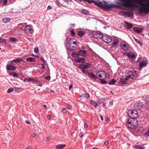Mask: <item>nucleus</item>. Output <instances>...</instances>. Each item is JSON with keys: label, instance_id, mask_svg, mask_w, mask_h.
<instances>
[{"label": "nucleus", "instance_id": "nucleus-35", "mask_svg": "<svg viewBox=\"0 0 149 149\" xmlns=\"http://www.w3.org/2000/svg\"><path fill=\"white\" fill-rule=\"evenodd\" d=\"M2 20L3 22L6 23L9 21V18H4Z\"/></svg>", "mask_w": 149, "mask_h": 149}, {"label": "nucleus", "instance_id": "nucleus-59", "mask_svg": "<svg viewBox=\"0 0 149 149\" xmlns=\"http://www.w3.org/2000/svg\"><path fill=\"white\" fill-rule=\"evenodd\" d=\"M72 108V106L71 105H68V106H67V108L70 109Z\"/></svg>", "mask_w": 149, "mask_h": 149}, {"label": "nucleus", "instance_id": "nucleus-27", "mask_svg": "<svg viewBox=\"0 0 149 149\" xmlns=\"http://www.w3.org/2000/svg\"><path fill=\"white\" fill-rule=\"evenodd\" d=\"M145 103L149 107V95H147L145 98Z\"/></svg>", "mask_w": 149, "mask_h": 149}, {"label": "nucleus", "instance_id": "nucleus-10", "mask_svg": "<svg viewBox=\"0 0 149 149\" xmlns=\"http://www.w3.org/2000/svg\"><path fill=\"white\" fill-rule=\"evenodd\" d=\"M96 75L100 78H101L104 75L105 77H106L107 75V73L104 71L101 70L97 72Z\"/></svg>", "mask_w": 149, "mask_h": 149}, {"label": "nucleus", "instance_id": "nucleus-28", "mask_svg": "<svg viewBox=\"0 0 149 149\" xmlns=\"http://www.w3.org/2000/svg\"><path fill=\"white\" fill-rule=\"evenodd\" d=\"M116 82V81L114 79H112L109 83V84L110 85H113Z\"/></svg>", "mask_w": 149, "mask_h": 149}, {"label": "nucleus", "instance_id": "nucleus-2", "mask_svg": "<svg viewBox=\"0 0 149 149\" xmlns=\"http://www.w3.org/2000/svg\"><path fill=\"white\" fill-rule=\"evenodd\" d=\"M127 114L130 117L127 121L128 127L132 129L136 128L138 126L136 118L139 116L138 112L136 110L131 109L128 111Z\"/></svg>", "mask_w": 149, "mask_h": 149}, {"label": "nucleus", "instance_id": "nucleus-53", "mask_svg": "<svg viewBox=\"0 0 149 149\" xmlns=\"http://www.w3.org/2000/svg\"><path fill=\"white\" fill-rule=\"evenodd\" d=\"M109 143V142L107 141H105L104 143V144L106 145H108Z\"/></svg>", "mask_w": 149, "mask_h": 149}, {"label": "nucleus", "instance_id": "nucleus-36", "mask_svg": "<svg viewBox=\"0 0 149 149\" xmlns=\"http://www.w3.org/2000/svg\"><path fill=\"white\" fill-rule=\"evenodd\" d=\"M55 3L56 4V5L58 6L60 8L61 7V6L60 5H62L63 6V5H62L60 3H59V1L58 0H56L55 1Z\"/></svg>", "mask_w": 149, "mask_h": 149}, {"label": "nucleus", "instance_id": "nucleus-18", "mask_svg": "<svg viewBox=\"0 0 149 149\" xmlns=\"http://www.w3.org/2000/svg\"><path fill=\"white\" fill-rule=\"evenodd\" d=\"M36 60V58L34 57H29L26 59V61L29 62H32L35 61Z\"/></svg>", "mask_w": 149, "mask_h": 149}, {"label": "nucleus", "instance_id": "nucleus-31", "mask_svg": "<svg viewBox=\"0 0 149 149\" xmlns=\"http://www.w3.org/2000/svg\"><path fill=\"white\" fill-rule=\"evenodd\" d=\"M134 39L136 42L140 45L141 46L142 45V43L140 40H138L135 37H134Z\"/></svg>", "mask_w": 149, "mask_h": 149}, {"label": "nucleus", "instance_id": "nucleus-19", "mask_svg": "<svg viewBox=\"0 0 149 149\" xmlns=\"http://www.w3.org/2000/svg\"><path fill=\"white\" fill-rule=\"evenodd\" d=\"M119 43L118 40H116L115 41H113L112 43L111 44V45L112 47H117L118 46V44Z\"/></svg>", "mask_w": 149, "mask_h": 149}, {"label": "nucleus", "instance_id": "nucleus-40", "mask_svg": "<svg viewBox=\"0 0 149 149\" xmlns=\"http://www.w3.org/2000/svg\"><path fill=\"white\" fill-rule=\"evenodd\" d=\"M84 97L86 98V99H87L89 98L90 97V95L89 93H86L84 94Z\"/></svg>", "mask_w": 149, "mask_h": 149}, {"label": "nucleus", "instance_id": "nucleus-47", "mask_svg": "<svg viewBox=\"0 0 149 149\" xmlns=\"http://www.w3.org/2000/svg\"><path fill=\"white\" fill-rule=\"evenodd\" d=\"M97 102L94 101L93 100H91L90 101V104L92 105H94V104H95Z\"/></svg>", "mask_w": 149, "mask_h": 149}, {"label": "nucleus", "instance_id": "nucleus-13", "mask_svg": "<svg viewBox=\"0 0 149 149\" xmlns=\"http://www.w3.org/2000/svg\"><path fill=\"white\" fill-rule=\"evenodd\" d=\"M23 61V59L22 57H18L17 58L13 59L11 61V63L14 65V64L12 62H13L15 63H17L22 62Z\"/></svg>", "mask_w": 149, "mask_h": 149}, {"label": "nucleus", "instance_id": "nucleus-7", "mask_svg": "<svg viewBox=\"0 0 149 149\" xmlns=\"http://www.w3.org/2000/svg\"><path fill=\"white\" fill-rule=\"evenodd\" d=\"M24 31L27 33H32L33 32L32 26L29 25L26 26L24 29Z\"/></svg>", "mask_w": 149, "mask_h": 149}, {"label": "nucleus", "instance_id": "nucleus-1", "mask_svg": "<svg viewBox=\"0 0 149 149\" xmlns=\"http://www.w3.org/2000/svg\"><path fill=\"white\" fill-rule=\"evenodd\" d=\"M75 62L81 63L78 65L75 63H74L73 64L78 67L80 69L82 72L84 74H88V77L91 78L93 79L94 80L98 78L97 76L95 75L92 72H88V70L87 69L90 68L91 66V64L89 63L85 62V58L83 57H79V56L74 59Z\"/></svg>", "mask_w": 149, "mask_h": 149}, {"label": "nucleus", "instance_id": "nucleus-8", "mask_svg": "<svg viewBox=\"0 0 149 149\" xmlns=\"http://www.w3.org/2000/svg\"><path fill=\"white\" fill-rule=\"evenodd\" d=\"M148 64V63L146 60H143L139 62V69L141 70L143 67H146Z\"/></svg>", "mask_w": 149, "mask_h": 149}, {"label": "nucleus", "instance_id": "nucleus-45", "mask_svg": "<svg viewBox=\"0 0 149 149\" xmlns=\"http://www.w3.org/2000/svg\"><path fill=\"white\" fill-rule=\"evenodd\" d=\"M95 33H96L95 31H94L92 32L91 33V34L93 37L95 38Z\"/></svg>", "mask_w": 149, "mask_h": 149}, {"label": "nucleus", "instance_id": "nucleus-60", "mask_svg": "<svg viewBox=\"0 0 149 149\" xmlns=\"http://www.w3.org/2000/svg\"><path fill=\"white\" fill-rule=\"evenodd\" d=\"M145 135L149 136V133H145L143 134V135L144 136H145Z\"/></svg>", "mask_w": 149, "mask_h": 149}, {"label": "nucleus", "instance_id": "nucleus-11", "mask_svg": "<svg viewBox=\"0 0 149 149\" xmlns=\"http://www.w3.org/2000/svg\"><path fill=\"white\" fill-rule=\"evenodd\" d=\"M130 47V45L128 43H124L123 45L121 46V48L123 50L127 51L128 49Z\"/></svg>", "mask_w": 149, "mask_h": 149}, {"label": "nucleus", "instance_id": "nucleus-3", "mask_svg": "<svg viewBox=\"0 0 149 149\" xmlns=\"http://www.w3.org/2000/svg\"><path fill=\"white\" fill-rule=\"evenodd\" d=\"M132 0H131L130 1L128 2L127 4V5L130 6V10L129 11H133L134 10V8L132 7V6L129 4V3ZM135 1L134 4L133 6L136 8H139L138 10L141 13H142L144 12L146 13L147 14L149 13V7L148 5L145 4L144 2L146 1V0H134Z\"/></svg>", "mask_w": 149, "mask_h": 149}, {"label": "nucleus", "instance_id": "nucleus-12", "mask_svg": "<svg viewBox=\"0 0 149 149\" xmlns=\"http://www.w3.org/2000/svg\"><path fill=\"white\" fill-rule=\"evenodd\" d=\"M126 56L131 59H133L136 58V56L131 52H129L127 53Z\"/></svg>", "mask_w": 149, "mask_h": 149}, {"label": "nucleus", "instance_id": "nucleus-32", "mask_svg": "<svg viewBox=\"0 0 149 149\" xmlns=\"http://www.w3.org/2000/svg\"><path fill=\"white\" fill-rule=\"evenodd\" d=\"M133 147L136 149L138 148V149H144L143 147L142 146H140V145L134 146H133Z\"/></svg>", "mask_w": 149, "mask_h": 149}, {"label": "nucleus", "instance_id": "nucleus-9", "mask_svg": "<svg viewBox=\"0 0 149 149\" xmlns=\"http://www.w3.org/2000/svg\"><path fill=\"white\" fill-rule=\"evenodd\" d=\"M78 54L79 56L86 57L87 55V51L85 50H80L78 51Z\"/></svg>", "mask_w": 149, "mask_h": 149}, {"label": "nucleus", "instance_id": "nucleus-29", "mask_svg": "<svg viewBox=\"0 0 149 149\" xmlns=\"http://www.w3.org/2000/svg\"><path fill=\"white\" fill-rule=\"evenodd\" d=\"M99 79V80H100V82L102 84H106L107 83V81L104 80V79H100L98 77L96 79Z\"/></svg>", "mask_w": 149, "mask_h": 149}, {"label": "nucleus", "instance_id": "nucleus-41", "mask_svg": "<svg viewBox=\"0 0 149 149\" xmlns=\"http://www.w3.org/2000/svg\"><path fill=\"white\" fill-rule=\"evenodd\" d=\"M34 52L36 54H38V52H39L38 47H35L34 49Z\"/></svg>", "mask_w": 149, "mask_h": 149}, {"label": "nucleus", "instance_id": "nucleus-25", "mask_svg": "<svg viewBox=\"0 0 149 149\" xmlns=\"http://www.w3.org/2000/svg\"><path fill=\"white\" fill-rule=\"evenodd\" d=\"M32 78H31L27 77L23 79V81L24 82H32Z\"/></svg>", "mask_w": 149, "mask_h": 149}, {"label": "nucleus", "instance_id": "nucleus-52", "mask_svg": "<svg viewBox=\"0 0 149 149\" xmlns=\"http://www.w3.org/2000/svg\"><path fill=\"white\" fill-rule=\"evenodd\" d=\"M15 88H10V93L12 92L13 91L15 90Z\"/></svg>", "mask_w": 149, "mask_h": 149}, {"label": "nucleus", "instance_id": "nucleus-46", "mask_svg": "<svg viewBox=\"0 0 149 149\" xmlns=\"http://www.w3.org/2000/svg\"><path fill=\"white\" fill-rule=\"evenodd\" d=\"M3 4L4 5H6L8 2L7 0H3Z\"/></svg>", "mask_w": 149, "mask_h": 149}, {"label": "nucleus", "instance_id": "nucleus-61", "mask_svg": "<svg viewBox=\"0 0 149 149\" xmlns=\"http://www.w3.org/2000/svg\"><path fill=\"white\" fill-rule=\"evenodd\" d=\"M26 123L28 124H30V122L29 120H26Z\"/></svg>", "mask_w": 149, "mask_h": 149}, {"label": "nucleus", "instance_id": "nucleus-58", "mask_svg": "<svg viewBox=\"0 0 149 149\" xmlns=\"http://www.w3.org/2000/svg\"><path fill=\"white\" fill-rule=\"evenodd\" d=\"M37 134H36L35 133H33L32 135H31V136H32L33 137H35L36 136V135Z\"/></svg>", "mask_w": 149, "mask_h": 149}, {"label": "nucleus", "instance_id": "nucleus-16", "mask_svg": "<svg viewBox=\"0 0 149 149\" xmlns=\"http://www.w3.org/2000/svg\"><path fill=\"white\" fill-rule=\"evenodd\" d=\"M102 37H103V34L101 32L99 33H96L95 38L102 39Z\"/></svg>", "mask_w": 149, "mask_h": 149}, {"label": "nucleus", "instance_id": "nucleus-33", "mask_svg": "<svg viewBox=\"0 0 149 149\" xmlns=\"http://www.w3.org/2000/svg\"><path fill=\"white\" fill-rule=\"evenodd\" d=\"M15 91L16 92H19L22 91L23 89L20 88H15Z\"/></svg>", "mask_w": 149, "mask_h": 149}, {"label": "nucleus", "instance_id": "nucleus-50", "mask_svg": "<svg viewBox=\"0 0 149 149\" xmlns=\"http://www.w3.org/2000/svg\"><path fill=\"white\" fill-rule=\"evenodd\" d=\"M94 107L96 108L97 106H100V104H99L97 102L95 104H94Z\"/></svg>", "mask_w": 149, "mask_h": 149}, {"label": "nucleus", "instance_id": "nucleus-37", "mask_svg": "<svg viewBox=\"0 0 149 149\" xmlns=\"http://www.w3.org/2000/svg\"><path fill=\"white\" fill-rule=\"evenodd\" d=\"M79 1L81 2L82 1H83L84 2H85V1H87L88 3H91V2L93 3V2L92 1H94V0H79Z\"/></svg>", "mask_w": 149, "mask_h": 149}, {"label": "nucleus", "instance_id": "nucleus-17", "mask_svg": "<svg viewBox=\"0 0 149 149\" xmlns=\"http://www.w3.org/2000/svg\"><path fill=\"white\" fill-rule=\"evenodd\" d=\"M133 29L135 32L138 33H140L142 30L141 28L136 27H133Z\"/></svg>", "mask_w": 149, "mask_h": 149}, {"label": "nucleus", "instance_id": "nucleus-23", "mask_svg": "<svg viewBox=\"0 0 149 149\" xmlns=\"http://www.w3.org/2000/svg\"><path fill=\"white\" fill-rule=\"evenodd\" d=\"M10 75H12L13 77L17 78H18L19 77L17 73L13 71L10 72Z\"/></svg>", "mask_w": 149, "mask_h": 149}, {"label": "nucleus", "instance_id": "nucleus-55", "mask_svg": "<svg viewBox=\"0 0 149 149\" xmlns=\"http://www.w3.org/2000/svg\"><path fill=\"white\" fill-rule=\"evenodd\" d=\"M79 136L81 138H82L83 136V134L82 132H81L80 133Z\"/></svg>", "mask_w": 149, "mask_h": 149}, {"label": "nucleus", "instance_id": "nucleus-20", "mask_svg": "<svg viewBox=\"0 0 149 149\" xmlns=\"http://www.w3.org/2000/svg\"><path fill=\"white\" fill-rule=\"evenodd\" d=\"M86 32L85 31H83L81 30H79L78 33L77 35L80 37H82L85 34Z\"/></svg>", "mask_w": 149, "mask_h": 149}, {"label": "nucleus", "instance_id": "nucleus-6", "mask_svg": "<svg viewBox=\"0 0 149 149\" xmlns=\"http://www.w3.org/2000/svg\"><path fill=\"white\" fill-rule=\"evenodd\" d=\"M69 40L67 41V43L68 44L69 47L75 49L77 47V44H76V42L73 41L71 38H68Z\"/></svg>", "mask_w": 149, "mask_h": 149}, {"label": "nucleus", "instance_id": "nucleus-48", "mask_svg": "<svg viewBox=\"0 0 149 149\" xmlns=\"http://www.w3.org/2000/svg\"><path fill=\"white\" fill-rule=\"evenodd\" d=\"M50 78H51L50 76L49 75V76H47L45 78V79H46L48 80V81H49L50 80Z\"/></svg>", "mask_w": 149, "mask_h": 149}, {"label": "nucleus", "instance_id": "nucleus-39", "mask_svg": "<svg viewBox=\"0 0 149 149\" xmlns=\"http://www.w3.org/2000/svg\"><path fill=\"white\" fill-rule=\"evenodd\" d=\"M6 39H2L1 38H0V44L1 43H5L6 42Z\"/></svg>", "mask_w": 149, "mask_h": 149}, {"label": "nucleus", "instance_id": "nucleus-26", "mask_svg": "<svg viewBox=\"0 0 149 149\" xmlns=\"http://www.w3.org/2000/svg\"><path fill=\"white\" fill-rule=\"evenodd\" d=\"M81 13L85 15H89L90 13L89 12L88 10L84 9L82 10Z\"/></svg>", "mask_w": 149, "mask_h": 149}, {"label": "nucleus", "instance_id": "nucleus-34", "mask_svg": "<svg viewBox=\"0 0 149 149\" xmlns=\"http://www.w3.org/2000/svg\"><path fill=\"white\" fill-rule=\"evenodd\" d=\"M32 82L33 83L36 84L37 83L40 82V81L36 79H34L32 78Z\"/></svg>", "mask_w": 149, "mask_h": 149}, {"label": "nucleus", "instance_id": "nucleus-42", "mask_svg": "<svg viewBox=\"0 0 149 149\" xmlns=\"http://www.w3.org/2000/svg\"><path fill=\"white\" fill-rule=\"evenodd\" d=\"M70 32L72 36H74L75 34V33L73 31V29L71 30L70 31Z\"/></svg>", "mask_w": 149, "mask_h": 149}, {"label": "nucleus", "instance_id": "nucleus-22", "mask_svg": "<svg viewBox=\"0 0 149 149\" xmlns=\"http://www.w3.org/2000/svg\"><path fill=\"white\" fill-rule=\"evenodd\" d=\"M65 144H59L57 145L55 148L56 149H63L66 146Z\"/></svg>", "mask_w": 149, "mask_h": 149}, {"label": "nucleus", "instance_id": "nucleus-21", "mask_svg": "<svg viewBox=\"0 0 149 149\" xmlns=\"http://www.w3.org/2000/svg\"><path fill=\"white\" fill-rule=\"evenodd\" d=\"M78 52H73L71 54V55L72 57L74 58H75L78 57L79 56V55L78 54Z\"/></svg>", "mask_w": 149, "mask_h": 149}, {"label": "nucleus", "instance_id": "nucleus-43", "mask_svg": "<svg viewBox=\"0 0 149 149\" xmlns=\"http://www.w3.org/2000/svg\"><path fill=\"white\" fill-rule=\"evenodd\" d=\"M97 103L99 104H100L103 103V101L102 100V99H98V101L97 102Z\"/></svg>", "mask_w": 149, "mask_h": 149}, {"label": "nucleus", "instance_id": "nucleus-64", "mask_svg": "<svg viewBox=\"0 0 149 149\" xmlns=\"http://www.w3.org/2000/svg\"><path fill=\"white\" fill-rule=\"evenodd\" d=\"M31 146H29L27 148H25V149H31Z\"/></svg>", "mask_w": 149, "mask_h": 149}, {"label": "nucleus", "instance_id": "nucleus-51", "mask_svg": "<svg viewBox=\"0 0 149 149\" xmlns=\"http://www.w3.org/2000/svg\"><path fill=\"white\" fill-rule=\"evenodd\" d=\"M71 38L73 41H75V42H76V44L77 45V41L76 39H75V38Z\"/></svg>", "mask_w": 149, "mask_h": 149}, {"label": "nucleus", "instance_id": "nucleus-30", "mask_svg": "<svg viewBox=\"0 0 149 149\" xmlns=\"http://www.w3.org/2000/svg\"><path fill=\"white\" fill-rule=\"evenodd\" d=\"M119 82H121V84L123 85L129 84L128 82L127 83L124 80H123L122 79H120V81Z\"/></svg>", "mask_w": 149, "mask_h": 149}, {"label": "nucleus", "instance_id": "nucleus-4", "mask_svg": "<svg viewBox=\"0 0 149 149\" xmlns=\"http://www.w3.org/2000/svg\"><path fill=\"white\" fill-rule=\"evenodd\" d=\"M136 71L135 70L129 71L126 73L125 76H123L120 79L123 80H124L126 81L131 79V80H130V82H128V83L129 84L132 83L134 82V81L133 80L134 78V76H137V75H136Z\"/></svg>", "mask_w": 149, "mask_h": 149}, {"label": "nucleus", "instance_id": "nucleus-63", "mask_svg": "<svg viewBox=\"0 0 149 149\" xmlns=\"http://www.w3.org/2000/svg\"><path fill=\"white\" fill-rule=\"evenodd\" d=\"M73 85L72 84H71L70 86L69 87V90H70L72 88Z\"/></svg>", "mask_w": 149, "mask_h": 149}, {"label": "nucleus", "instance_id": "nucleus-5", "mask_svg": "<svg viewBox=\"0 0 149 149\" xmlns=\"http://www.w3.org/2000/svg\"><path fill=\"white\" fill-rule=\"evenodd\" d=\"M102 39L103 41L106 43H110L112 40L111 36L107 35H103Z\"/></svg>", "mask_w": 149, "mask_h": 149}, {"label": "nucleus", "instance_id": "nucleus-44", "mask_svg": "<svg viewBox=\"0 0 149 149\" xmlns=\"http://www.w3.org/2000/svg\"><path fill=\"white\" fill-rule=\"evenodd\" d=\"M41 60L42 61L43 63H46V61L44 59L43 57L41 56L40 58Z\"/></svg>", "mask_w": 149, "mask_h": 149}, {"label": "nucleus", "instance_id": "nucleus-62", "mask_svg": "<svg viewBox=\"0 0 149 149\" xmlns=\"http://www.w3.org/2000/svg\"><path fill=\"white\" fill-rule=\"evenodd\" d=\"M52 9V7L51 6H48L47 8V10H49Z\"/></svg>", "mask_w": 149, "mask_h": 149}, {"label": "nucleus", "instance_id": "nucleus-56", "mask_svg": "<svg viewBox=\"0 0 149 149\" xmlns=\"http://www.w3.org/2000/svg\"><path fill=\"white\" fill-rule=\"evenodd\" d=\"M141 58L140 57H139L138 58L137 60L136 61V62L137 63L139 62H140L141 61Z\"/></svg>", "mask_w": 149, "mask_h": 149}, {"label": "nucleus", "instance_id": "nucleus-57", "mask_svg": "<svg viewBox=\"0 0 149 149\" xmlns=\"http://www.w3.org/2000/svg\"><path fill=\"white\" fill-rule=\"evenodd\" d=\"M62 111L63 113H65L66 112V109L65 108L63 109Z\"/></svg>", "mask_w": 149, "mask_h": 149}, {"label": "nucleus", "instance_id": "nucleus-14", "mask_svg": "<svg viewBox=\"0 0 149 149\" xmlns=\"http://www.w3.org/2000/svg\"><path fill=\"white\" fill-rule=\"evenodd\" d=\"M124 15L126 17L132 18L134 17V14L132 13L129 12H125L124 13Z\"/></svg>", "mask_w": 149, "mask_h": 149}, {"label": "nucleus", "instance_id": "nucleus-54", "mask_svg": "<svg viewBox=\"0 0 149 149\" xmlns=\"http://www.w3.org/2000/svg\"><path fill=\"white\" fill-rule=\"evenodd\" d=\"M72 48H70V47H68V50L69 51H70L71 52H72V51H74V49H72Z\"/></svg>", "mask_w": 149, "mask_h": 149}, {"label": "nucleus", "instance_id": "nucleus-24", "mask_svg": "<svg viewBox=\"0 0 149 149\" xmlns=\"http://www.w3.org/2000/svg\"><path fill=\"white\" fill-rule=\"evenodd\" d=\"M17 42H18V40L17 39L13 37L10 38V42L16 44Z\"/></svg>", "mask_w": 149, "mask_h": 149}, {"label": "nucleus", "instance_id": "nucleus-15", "mask_svg": "<svg viewBox=\"0 0 149 149\" xmlns=\"http://www.w3.org/2000/svg\"><path fill=\"white\" fill-rule=\"evenodd\" d=\"M124 23L126 25L125 26V27L127 29H130L132 27V24L129 23L126 21H124Z\"/></svg>", "mask_w": 149, "mask_h": 149}, {"label": "nucleus", "instance_id": "nucleus-38", "mask_svg": "<svg viewBox=\"0 0 149 149\" xmlns=\"http://www.w3.org/2000/svg\"><path fill=\"white\" fill-rule=\"evenodd\" d=\"M16 68L15 66H13L10 64V70H14Z\"/></svg>", "mask_w": 149, "mask_h": 149}, {"label": "nucleus", "instance_id": "nucleus-49", "mask_svg": "<svg viewBox=\"0 0 149 149\" xmlns=\"http://www.w3.org/2000/svg\"><path fill=\"white\" fill-rule=\"evenodd\" d=\"M6 69L8 73H9V65L8 64L7 65Z\"/></svg>", "mask_w": 149, "mask_h": 149}]
</instances>
